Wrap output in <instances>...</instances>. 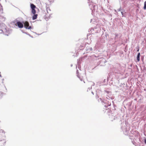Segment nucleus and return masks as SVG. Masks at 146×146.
Segmentation results:
<instances>
[{"label": "nucleus", "instance_id": "nucleus-1", "mask_svg": "<svg viewBox=\"0 0 146 146\" xmlns=\"http://www.w3.org/2000/svg\"><path fill=\"white\" fill-rule=\"evenodd\" d=\"M24 25L25 27L27 29H31L32 28L31 27L29 26V23L27 21H26L25 22Z\"/></svg>", "mask_w": 146, "mask_h": 146}, {"label": "nucleus", "instance_id": "nucleus-6", "mask_svg": "<svg viewBox=\"0 0 146 146\" xmlns=\"http://www.w3.org/2000/svg\"><path fill=\"white\" fill-rule=\"evenodd\" d=\"M31 7L32 9H35L36 8V6L33 4H31Z\"/></svg>", "mask_w": 146, "mask_h": 146}, {"label": "nucleus", "instance_id": "nucleus-4", "mask_svg": "<svg viewBox=\"0 0 146 146\" xmlns=\"http://www.w3.org/2000/svg\"><path fill=\"white\" fill-rule=\"evenodd\" d=\"M140 53L139 52L137 55V60L138 62H139L140 61Z\"/></svg>", "mask_w": 146, "mask_h": 146}, {"label": "nucleus", "instance_id": "nucleus-10", "mask_svg": "<svg viewBox=\"0 0 146 146\" xmlns=\"http://www.w3.org/2000/svg\"><path fill=\"white\" fill-rule=\"evenodd\" d=\"M139 47H138V48H137V51H139Z\"/></svg>", "mask_w": 146, "mask_h": 146}, {"label": "nucleus", "instance_id": "nucleus-12", "mask_svg": "<svg viewBox=\"0 0 146 146\" xmlns=\"http://www.w3.org/2000/svg\"><path fill=\"white\" fill-rule=\"evenodd\" d=\"M145 143L146 144V139H145Z\"/></svg>", "mask_w": 146, "mask_h": 146}, {"label": "nucleus", "instance_id": "nucleus-3", "mask_svg": "<svg viewBox=\"0 0 146 146\" xmlns=\"http://www.w3.org/2000/svg\"><path fill=\"white\" fill-rule=\"evenodd\" d=\"M50 14H48V13L47 12V14L46 13V15L45 16V19H47L49 18H50Z\"/></svg>", "mask_w": 146, "mask_h": 146}, {"label": "nucleus", "instance_id": "nucleus-13", "mask_svg": "<svg viewBox=\"0 0 146 146\" xmlns=\"http://www.w3.org/2000/svg\"><path fill=\"white\" fill-rule=\"evenodd\" d=\"M114 117V119H115V118H116V117H115V116Z\"/></svg>", "mask_w": 146, "mask_h": 146}, {"label": "nucleus", "instance_id": "nucleus-5", "mask_svg": "<svg viewBox=\"0 0 146 146\" xmlns=\"http://www.w3.org/2000/svg\"><path fill=\"white\" fill-rule=\"evenodd\" d=\"M38 15L37 14H34V15L33 17V20H35V19H36L37 18Z\"/></svg>", "mask_w": 146, "mask_h": 146}, {"label": "nucleus", "instance_id": "nucleus-11", "mask_svg": "<svg viewBox=\"0 0 146 146\" xmlns=\"http://www.w3.org/2000/svg\"><path fill=\"white\" fill-rule=\"evenodd\" d=\"M0 131L1 132H3V130H0Z\"/></svg>", "mask_w": 146, "mask_h": 146}, {"label": "nucleus", "instance_id": "nucleus-7", "mask_svg": "<svg viewBox=\"0 0 146 146\" xmlns=\"http://www.w3.org/2000/svg\"><path fill=\"white\" fill-rule=\"evenodd\" d=\"M32 12L33 14H35L36 13V11L35 9H32Z\"/></svg>", "mask_w": 146, "mask_h": 146}, {"label": "nucleus", "instance_id": "nucleus-8", "mask_svg": "<svg viewBox=\"0 0 146 146\" xmlns=\"http://www.w3.org/2000/svg\"><path fill=\"white\" fill-rule=\"evenodd\" d=\"M111 103H110L109 105H108V107H109V108H108V111H109V112H110V111H111V108L110 107V106H111Z\"/></svg>", "mask_w": 146, "mask_h": 146}, {"label": "nucleus", "instance_id": "nucleus-2", "mask_svg": "<svg viewBox=\"0 0 146 146\" xmlns=\"http://www.w3.org/2000/svg\"><path fill=\"white\" fill-rule=\"evenodd\" d=\"M16 24L19 28H21L23 27V24L20 22L19 21L17 22Z\"/></svg>", "mask_w": 146, "mask_h": 146}, {"label": "nucleus", "instance_id": "nucleus-9", "mask_svg": "<svg viewBox=\"0 0 146 146\" xmlns=\"http://www.w3.org/2000/svg\"><path fill=\"white\" fill-rule=\"evenodd\" d=\"M144 9H146V1H145L144 3V7H143Z\"/></svg>", "mask_w": 146, "mask_h": 146}]
</instances>
